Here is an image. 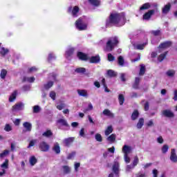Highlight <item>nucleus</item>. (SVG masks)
<instances>
[{
  "label": "nucleus",
  "mask_w": 177,
  "mask_h": 177,
  "mask_svg": "<svg viewBox=\"0 0 177 177\" xmlns=\"http://www.w3.org/2000/svg\"><path fill=\"white\" fill-rule=\"evenodd\" d=\"M126 20L125 15L121 13H111L106 20L105 27L110 28L113 26H118L121 21L125 23Z\"/></svg>",
  "instance_id": "obj_1"
},
{
  "label": "nucleus",
  "mask_w": 177,
  "mask_h": 177,
  "mask_svg": "<svg viewBox=\"0 0 177 177\" xmlns=\"http://www.w3.org/2000/svg\"><path fill=\"white\" fill-rule=\"evenodd\" d=\"M119 42L117 37H112V39L108 40L105 48H104V52H113V50L118 45Z\"/></svg>",
  "instance_id": "obj_2"
},
{
  "label": "nucleus",
  "mask_w": 177,
  "mask_h": 177,
  "mask_svg": "<svg viewBox=\"0 0 177 177\" xmlns=\"http://www.w3.org/2000/svg\"><path fill=\"white\" fill-rule=\"evenodd\" d=\"M75 27L79 31H84L88 28V25L84 23L82 18H79L75 21Z\"/></svg>",
  "instance_id": "obj_3"
},
{
  "label": "nucleus",
  "mask_w": 177,
  "mask_h": 177,
  "mask_svg": "<svg viewBox=\"0 0 177 177\" xmlns=\"http://www.w3.org/2000/svg\"><path fill=\"white\" fill-rule=\"evenodd\" d=\"M68 12H71L72 16L73 17H78V13H80V7L75 6V7H69L68 9Z\"/></svg>",
  "instance_id": "obj_4"
},
{
  "label": "nucleus",
  "mask_w": 177,
  "mask_h": 177,
  "mask_svg": "<svg viewBox=\"0 0 177 177\" xmlns=\"http://www.w3.org/2000/svg\"><path fill=\"white\" fill-rule=\"evenodd\" d=\"M39 148L41 151L46 152L49 151V149H50V146L46 143V142L43 141L39 144Z\"/></svg>",
  "instance_id": "obj_5"
},
{
  "label": "nucleus",
  "mask_w": 177,
  "mask_h": 177,
  "mask_svg": "<svg viewBox=\"0 0 177 177\" xmlns=\"http://www.w3.org/2000/svg\"><path fill=\"white\" fill-rule=\"evenodd\" d=\"M172 46V41H164L162 43H160V44L158 46V49H167L168 48H171Z\"/></svg>",
  "instance_id": "obj_6"
},
{
  "label": "nucleus",
  "mask_w": 177,
  "mask_h": 177,
  "mask_svg": "<svg viewBox=\"0 0 177 177\" xmlns=\"http://www.w3.org/2000/svg\"><path fill=\"white\" fill-rule=\"evenodd\" d=\"M23 127L25 129V130L24 129L22 131L24 133H26V132H31V130L32 129V124L29 122H24Z\"/></svg>",
  "instance_id": "obj_7"
},
{
  "label": "nucleus",
  "mask_w": 177,
  "mask_h": 177,
  "mask_svg": "<svg viewBox=\"0 0 177 177\" xmlns=\"http://www.w3.org/2000/svg\"><path fill=\"white\" fill-rule=\"evenodd\" d=\"M75 140V138L74 137H69L68 138H65L64 140V146L66 147H70L73 143H74V141Z\"/></svg>",
  "instance_id": "obj_8"
},
{
  "label": "nucleus",
  "mask_w": 177,
  "mask_h": 177,
  "mask_svg": "<svg viewBox=\"0 0 177 177\" xmlns=\"http://www.w3.org/2000/svg\"><path fill=\"white\" fill-rule=\"evenodd\" d=\"M77 56L80 60L83 62H87V60H89V57H88V55L85 54L84 53L77 52Z\"/></svg>",
  "instance_id": "obj_9"
},
{
  "label": "nucleus",
  "mask_w": 177,
  "mask_h": 177,
  "mask_svg": "<svg viewBox=\"0 0 177 177\" xmlns=\"http://www.w3.org/2000/svg\"><path fill=\"white\" fill-rule=\"evenodd\" d=\"M89 63L93 64H97V63H100V55H95L92 56L91 57H88Z\"/></svg>",
  "instance_id": "obj_10"
},
{
  "label": "nucleus",
  "mask_w": 177,
  "mask_h": 177,
  "mask_svg": "<svg viewBox=\"0 0 177 177\" xmlns=\"http://www.w3.org/2000/svg\"><path fill=\"white\" fill-rule=\"evenodd\" d=\"M155 12L154 10H150L145 12L142 16L143 20H149V19H151V16L154 15Z\"/></svg>",
  "instance_id": "obj_11"
},
{
  "label": "nucleus",
  "mask_w": 177,
  "mask_h": 177,
  "mask_svg": "<svg viewBox=\"0 0 177 177\" xmlns=\"http://www.w3.org/2000/svg\"><path fill=\"white\" fill-rule=\"evenodd\" d=\"M162 114L167 118H174V117H175V114H174L171 110L168 109L162 111Z\"/></svg>",
  "instance_id": "obj_12"
},
{
  "label": "nucleus",
  "mask_w": 177,
  "mask_h": 177,
  "mask_svg": "<svg viewBox=\"0 0 177 177\" xmlns=\"http://www.w3.org/2000/svg\"><path fill=\"white\" fill-rule=\"evenodd\" d=\"M171 3H168L162 8V13L163 15H168V13H169V12L171 11Z\"/></svg>",
  "instance_id": "obj_13"
},
{
  "label": "nucleus",
  "mask_w": 177,
  "mask_h": 177,
  "mask_svg": "<svg viewBox=\"0 0 177 177\" xmlns=\"http://www.w3.org/2000/svg\"><path fill=\"white\" fill-rule=\"evenodd\" d=\"M102 114L104 115H105L106 117H109V118H114V117H115L113 112H111V111H110V109H104L102 111Z\"/></svg>",
  "instance_id": "obj_14"
},
{
  "label": "nucleus",
  "mask_w": 177,
  "mask_h": 177,
  "mask_svg": "<svg viewBox=\"0 0 177 177\" xmlns=\"http://www.w3.org/2000/svg\"><path fill=\"white\" fill-rule=\"evenodd\" d=\"M175 151L174 149H172L171 151L170 160L172 162H177V156Z\"/></svg>",
  "instance_id": "obj_15"
},
{
  "label": "nucleus",
  "mask_w": 177,
  "mask_h": 177,
  "mask_svg": "<svg viewBox=\"0 0 177 177\" xmlns=\"http://www.w3.org/2000/svg\"><path fill=\"white\" fill-rule=\"evenodd\" d=\"M113 171L115 175H118L120 174V164L115 162L113 165Z\"/></svg>",
  "instance_id": "obj_16"
},
{
  "label": "nucleus",
  "mask_w": 177,
  "mask_h": 177,
  "mask_svg": "<svg viewBox=\"0 0 177 177\" xmlns=\"http://www.w3.org/2000/svg\"><path fill=\"white\" fill-rule=\"evenodd\" d=\"M140 84V77H136L135 78V81L132 85V88H133V89H139V85Z\"/></svg>",
  "instance_id": "obj_17"
},
{
  "label": "nucleus",
  "mask_w": 177,
  "mask_h": 177,
  "mask_svg": "<svg viewBox=\"0 0 177 177\" xmlns=\"http://www.w3.org/2000/svg\"><path fill=\"white\" fill-rule=\"evenodd\" d=\"M132 121H136L137 118H139V111L138 109H135L131 116Z\"/></svg>",
  "instance_id": "obj_18"
},
{
  "label": "nucleus",
  "mask_w": 177,
  "mask_h": 177,
  "mask_svg": "<svg viewBox=\"0 0 177 177\" xmlns=\"http://www.w3.org/2000/svg\"><path fill=\"white\" fill-rule=\"evenodd\" d=\"M53 151L55 153V154H60V145L59 143L56 142L53 147Z\"/></svg>",
  "instance_id": "obj_19"
},
{
  "label": "nucleus",
  "mask_w": 177,
  "mask_h": 177,
  "mask_svg": "<svg viewBox=\"0 0 177 177\" xmlns=\"http://www.w3.org/2000/svg\"><path fill=\"white\" fill-rule=\"evenodd\" d=\"M23 107H24V104H23V103L21 102H19L12 106V110H17V111L23 110Z\"/></svg>",
  "instance_id": "obj_20"
},
{
  "label": "nucleus",
  "mask_w": 177,
  "mask_h": 177,
  "mask_svg": "<svg viewBox=\"0 0 177 177\" xmlns=\"http://www.w3.org/2000/svg\"><path fill=\"white\" fill-rule=\"evenodd\" d=\"M145 125V118H140L137 123L138 129H142V127Z\"/></svg>",
  "instance_id": "obj_21"
},
{
  "label": "nucleus",
  "mask_w": 177,
  "mask_h": 177,
  "mask_svg": "<svg viewBox=\"0 0 177 177\" xmlns=\"http://www.w3.org/2000/svg\"><path fill=\"white\" fill-rule=\"evenodd\" d=\"M131 147L128 146V145H124L122 147V152L124 153V155H128L129 154V153H131Z\"/></svg>",
  "instance_id": "obj_22"
},
{
  "label": "nucleus",
  "mask_w": 177,
  "mask_h": 177,
  "mask_svg": "<svg viewBox=\"0 0 177 177\" xmlns=\"http://www.w3.org/2000/svg\"><path fill=\"white\" fill-rule=\"evenodd\" d=\"M77 93L80 96H83V97H88V91L86 90H77Z\"/></svg>",
  "instance_id": "obj_23"
},
{
  "label": "nucleus",
  "mask_w": 177,
  "mask_h": 177,
  "mask_svg": "<svg viewBox=\"0 0 177 177\" xmlns=\"http://www.w3.org/2000/svg\"><path fill=\"white\" fill-rule=\"evenodd\" d=\"M17 96V91H14L12 92V93L11 94V95L9 97V102H15V100H16V97Z\"/></svg>",
  "instance_id": "obj_24"
},
{
  "label": "nucleus",
  "mask_w": 177,
  "mask_h": 177,
  "mask_svg": "<svg viewBox=\"0 0 177 177\" xmlns=\"http://www.w3.org/2000/svg\"><path fill=\"white\" fill-rule=\"evenodd\" d=\"M88 1L93 6H100V0H88Z\"/></svg>",
  "instance_id": "obj_25"
},
{
  "label": "nucleus",
  "mask_w": 177,
  "mask_h": 177,
  "mask_svg": "<svg viewBox=\"0 0 177 177\" xmlns=\"http://www.w3.org/2000/svg\"><path fill=\"white\" fill-rule=\"evenodd\" d=\"M42 136H44V138H50L51 136H53V133L52 132V130H47L42 133Z\"/></svg>",
  "instance_id": "obj_26"
},
{
  "label": "nucleus",
  "mask_w": 177,
  "mask_h": 177,
  "mask_svg": "<svg viewBox=\"0 0 177 177\" xmlns=\"http://www.w3.org/2000/svg\"><path fill=\"white\" fill-rule=\"evenodd\" d=\"M62 169H63L64 175H67V174H70V172H71V168H70L67 165L62 166Z\"/></svg>",
  "instance_id": "obj_27"
},
{
  "label": "nucleus",
  "mask_w": 177,
  "mask_h": 177,
  "mask_svg": "<svg viewBox=\"0 0 177 177\" xmlns=\"http://www.w3.org/2000/svg\"><path fill=\"white\" fill-rule=\"evenodd\" d=\"M167 55H168V51H166L164 53L160 54L158 57V62H162V60H164V59H165V57H167Z\"/></svg>",
  "instance_id": "obj_28"
},
{
  "label": "nucleus",
  "mask_w": 177,
  "mask_h": 177,
  "mask_svg": "<svg viewBox=\"0 0 177 177\" xmlns=\"http://www.w3.org/2000/svg\"><path fill=\"white\" fill-rule=\"evenodd\" d=\"M150 8H151L150 3H145L140 8V10H146L147 9H150Z\"/></svg>",
  "instance_id": "obj_29"
},
{
  "label": "nucleus",
  "mask_w": 177,
  "mask_h": 177,
  "mask_svg": "<svg viewBox=\"0 0 177 177\" xmlns=\"http://www.w3.org/2000/svg\"><path fill=\"white\" fill-rule=\"evenodd\" d=\"M113 126H109L105 130V136H109L111 133H113Z\"/></svg>",
  "instance_id": "obj_30"
},
{
  "label": "nucleus",
  "mask_w": 177,
  "mask_h": 177,
  "mask_svg": "<svg viewBox=\"0 0 177 177\" xmlns=\"http://www.w3.org/2000/svg\"><path fill=\"white\" fill-rule=\"evenodd\" d=\"M107 74H108L109 77H110L111 78L117 77V73H115V71H114L111 69H109L107 71Z\"/></svg>",
  "instance_id": "obj_31"
},
{
  "label": "nucleus",
  "mask_w": 177,
  "mask_h": 177,
  "mask_svg": "<svg viewBox=\"0 0 177 177\" xmlns=\"http://www.w3.org/2000/svg\"><path fill=\"white\" fill-rule=\"evenodd\" d=\"M8 53H9V49L5 48V47L1 48L0 55H1V56H6Z\"/></svg>",
  "instance_id": "obj_32"
},
{
  "label": "nucleus",
  "mask_w": 177,
  "mask_h": 177,
  "mask_svg": "<svg viewBox=\"0 0 177 177\" xmlns=\"http://www.w3.org/2000/svg\"><path fill=\"white\" fill-rule=\"evenodd\" d=\"M118 64H119V66H124V64H125V60L124 59L123 56L120 55L118 57Z\"/></svg>",
  "instance_id": "obj_33"
},
{
  "label": "nucleus",
  "mask_w": 177,
  "mask_h": 177,
  "mask_svg": "<svg viewBox=\"0 0 177 177\" xmlns=\"http://www.w3.org/2000/svg\"><path fill=\"white\" fill-rule=\"evenodd\" d=\"M57 122L61 124L63 127H68V123H67V121L64 119H59Z\"/></svg>",
  "instance_id": "obj_34"
},
{
  "label": "nucleus",
  "mask_w": 177,
  "mask_h": 177,
  "mask_svg": "<svg viewBox=\"0 0 177 177\" xmlns=\"http://www.w3.org/2000/svg\"><path fill=\"white\" fill-rule=\"evenodd\" d=\"M118 101H119V104L120 106H122V104H124V102H125V97H124V95L122 94L119 95Z\"/></svg>",
  "instance_id": "obj_35"
},
{
  "label": "nucleus",
  "mask_w": 177,
  "mask_h": 177,
  "mask_svg": "<svg viewBox=\"0 0 177 177\" xmlns=\"http://www.w3.org/2000/svg\"><path fill=\"white\" fill-rule=\"evenodd\" d=\"M115 134L113 133L107 138V140L108 142H111V143H114L115 142Z\"/></svg>",
  "instance_id": "obj_36"
},
{
  "label": "nucleus",
  "mask_w": 177,
  "mask_h": 177,
  "mask_svg": "<svg viewBox=\"0 0 177 177\" xmlns=\"http://www.w3.org/2000/svg\"><path fill=\"white\" fill-rule=\"evenodd\" d=\"M75 73H77L78 74H84V73H86V69L85 68H77L75 70Z\"/></svg>",
  "instance_id": "obj_37"
},
{
  "label": "nucleus",
  "mask_w": 177,
  "mask_h": 177,
  "mask_svg": "<svg viewBox=\"0 0 177 177\" xmlns=\"http://www.w3.org/2000/svg\"><path fill=\"white\" fill-rule=\"evenodd\" d=\"M7 75H8V71H6V69H2L1 71L0 77L2 80H5V78H6Z\"/></svg>",
  "instance_id": "obj_38"
},
{
  "label": "nucleus",
  "mask_w": 177,
  "mask_h": 177,
  "mask_svg": "<svg viewBox=\"0 0 177 177\" xmlns=\"http://www.w3.org/2000/svg\"><path fill=\"white\" fill-rule=\"evenodd\" d=\"M37 161L38 160H37V158H35V156H31L29 160L30 164L32 166H34L36 164V162H37Z\"/></svg>",
  "instance_id": "obj_39"
},
{
  "label": "nucleus",
  "mask_w": 177,
  "mask_h": 177,
  "mask_svg": "<svg viewBox=\"0 0 177 177\" xmlns=\"http://www.w3.org/2000/svg\"><path fill=\"white\" fill-rule=\"evenodd\" d=\"M146 73V67L144 65L140 66L139 75H145Z\"/></svg>",
  "instance_id": "obj_40"
},
{
  "label": "nucleus",
  "mask_w": 177,
  "mask_h": 177,
  "mask_svg": "<svg viewBox=\"0 0 177 177\" xmlns=\"http://www.w3.org/2000/svg\"><path fill=\"white\" fill-rule=\"evenodd\" d=\"M1 168H5L6 169H7V168L9 167V160L6 159L5 162L1 164Z\"/></svg>",
  "instance_id": "obj_41"
},
{
  "label": "nucleus",
  "mask_w": 177,
  "mask_h": 177,
  "mask_svg": "<svg viewBox=\"0 0 177 177\" xmlns=\"http://www.w3.org/2000/svg\"><path fill=\"white\" fill-rule=\"evenodd\" d=\"M52 86H53V82L50 81L48 82H47V84H44V88L46 89H50V88H52Z\"/></svg>",
  "instance_id": "obj_42"
},
{
  "label": "nucleus",
  "mask_w": 177,
  "mask_h": 177,
  "mask_svg": "<svg viewBox=\"0 0 177 177\" xmlns=\"http://www.w3.org/2000/svg\"><path fill=\"white\" fill-rule=\"evenodd\" d=\"M74 48H71L67 50V51L66 52L67 56L70 57V56H73V55H74Z\"/></svg>",
  "instance_id": "obj_43"
},
{
  "label": "nucleus",
  "mask_w": 177,
  "mask_h": 177,
  "mask_svg": "<svg viewBox=\"0 0 177 177\" xmlns=\"http://www.w3.org/2000/svg\"><path fill=\"white\" fill-rule=\"evenodd\" d=\"M95 140H97V142H103V138L100 133L95 134Z\"/></svg>",
  "instance_id": "obj_44"
},
{
  "label": "nucleus",
  "mask_w": 177,
  "mask_h": 177,
  "mask_svg": "<svg viewBox=\"0 0 177 177\" xmlns=\"http://www.w3.org/2000/svg\"><path fill=\"white\" fill-rule=\"evenodd\" d=\"M9 154V150L6 149L3 151V153H0V158H4V157H6Z\"/></svg>",
  "instance_id": "obj_45"
},
{
  "label": "nucleus",
  "mask_w": 177,
  "mask_h": 177,
  "mask_svg": "<svg viewBox=\"0 0 177 177\" xmlns=\"http://www.w3.org/2000/svg\"><path fill=\"white\" fill-rule=\"evenodd\" d=\"M138 164H139V158L138 157V156H136L134 157V160H133V167H136Z\"/></svg>",
  "instance_id": "obj_46"
},
{
  "label": "nucleus",
  "mask_w": 177,
  "mask_h": 177,
  "mask_svg": "<svg viewBox=\"0 0 177 177\" xmlns=\"http://www.w3.org/2000/svg\"><path fill=\"white\" fill-rule=\"evenodd\" d=\"M146 45H147V43H144L142 44H138L136 48L139 50H143V49H145V46H146Z\"/></svg>",
  "instance_id": "obj_47"
},
{
  "label": "nucleus",
  "mask_w": 177,
  "mask_h": 177,
  "mask_svg": "<svg viewBox=\"0 0 177 177\" xmlns=\"http://www.w3.org/2000/svg\"><path fill=\"white\" fill-rule=\"evenodd\" d=\"M108 61L109 62H114L115 60V57H114L113 55H112L111 53H109L108 54V57H107Z\"/></svg>",
  "instance_id": "obj_48"
},
{
  "label": "nucleus",
  "mask_w": 177,
  "mask_h": 177,
  "mask_svg": "<svg viewBox=\"0 0 177 177\" xmlns=\"http://www.w3.org/2000/svg\"><path fill=\"white\" fill-rule=\"evenodd\" d=\"M169 149V147H168V145H163L162 147V153L163 154H165L167 153V151H168Z\"/></svg>",
  "instance_id": "obj_49"
},
{
  "label": "nucleus",
  "mask_w": 177,
  "mask_h": 177,
  "mask_svg": "<svg viewBox=\"0 0 177 177\" xmlns=\"http://www.w3.org/2000/svg\"><path fill=\"white\" fill-rule=\"evenodd\" d=\"M166 74H167V75H168V77H174V75H175V71L169 70V71H167Z\"/></svg>",
  "instance_id": "obj_50"
},
{
  "label": "nucleus",
  "mask_w": 177,
  "mask_h": 177,
  "mask_svg": "<svg viewBox=\"0 0 177 177\" xmlns=\"http://www.w3.org/2000/svg\"><path fill=\"white\" fill-rule=\"evenodd\" d=\"M4 131H6V132H10V131H12V126L9 124H6L4 127Z\"/></svg>",
  "instance_id": "obj_51"
},
{
  "label": "nucleus",
  "mask_w": 177,
  "mask_h": 177,
  "mask_svg": "<svg viewBox=\"0 0 177 177\" xmlns=\"http://www.w3.org/2000/svg\"><path fill=\"white\" fill-rule=\"evenodd\" d=\"M151 34L154 35V37H158V35H160L161 34V30H152Z\"/></svg>",
  "instance_id": "obj_52"
},
{
  "label": "nucleus",
  "mask_w": 177,
  "mask_h": 177,
  "mask_svg": "<svg viewBox=\"0 0 177 177\" xmlns=\"http://www.w3.org/2000/svg\"><path fill=\"white\" fill-rule=\"evenodd\" d=\"M35 143H37L36 140H32L30 141L29 145L28 146V149H30V147H32L33 146H35Z\"/></svg>",
  "instance_id": "obj_53"
},
{
  "label": "nucleus",
  "mask_w": 177,
  "mask_h": 177,
  "mask_svg": "<svg viewBox=\"0 0 177 177\" xmlns=\"http://www.w3.org/2000/svg\"><path fill=\"white\" fill-rule=\"evenodd\" d=\"M150 109V104L149 102H146L144 104V110L145 111H149V109Z\"/></svg>",
  "instance_id": "obj_54"
},
{
  "label": "nucleus",
  "mask_w": 177,
  "mask_h": 177,
  "mask_svg": "<svg viewBox=\"0 0 177 177\" xmlns=\"http://www.w3.org/2000/svg\"><path fill=\"white\" fill-rule=\"evenodd\" d=\"M79 134L81 138H85V129L82 128L79 132Z\"/></svg>",
  "instance_id": "obj_55"
},
{
  "label": "nucleus",
  "mask_w": 177,
  "mask_h": 177,
  "mask_svg": "<svg viewBox=\"0 0 177 177\" xmlns=\"http://www.w3.org/2000/svg\"><path fill=\"white\" fill-rule=\"evenodd\" d=\"M50 97H51L53 100H56V93L53 91L50 92Z\"/></svg>",
  "instance_id": "obj_56"
},
{
  "label": "nucleus",
  "mask_w": 177,
  "mask_h": 177,
  "mask_svg": "<svg viewBox=\"0 0 177 177\" xmlns=\"http://www.w3.org/2000/svg\"><path fill=\"white\" fill-rule=\"evenodd\" d=\"M75 156V151L71 152L67 156V160H71V158H74Z\"/></svg>",
  "instance_id": "obj_57"
},
{
  "label": "nucleus",
  "mask_w": 177,
  "mask_h": 177,
  "mask_svg": "<svg viewBox=\"0 0 177 177\" xmlns=\"http://www.w3.org/2000/svg\"><path fill=\"white\" fill-rule=\"evenodd\" d=\"M40 110H41V109L39 108V106H38V105H35L33 107V113H39Z\"/></svg>",
  "instance_id": "obj_58"
},
{
  "label": "nucleus",
  "mask_w": 177,
  "mask_h": 177,
  "mask_svg": "<svg viewBox=\"0 0 177 177\" xmlns=\"http://www.w3.org/2000/svg\"><path fill=\"white\" fill-rule=\"evenodd\" d=\"M124 158L127 164H129V162H131V158H129V156H128V155H124Z\"/></svg>",
  "instance_id": "obj_59"
},
{
  "label": "nucleus",
  "mask_w": 177,
  "mask_h": 177,
  "mask_svg": "<svg viewBox=\"0 0 177 177\" xmlns=\"http://www.w3.org/2000/svg\"><path fill=\"white\" fill-rule=\"evenodd\" d=\"M147 127H154V122L153 121V120H149L147 124H146Z\"/></svg>",
  "instance_id": "obj_60"
},
{
  "label": "nucleus",
  "mask_w": 177,
  "mask_h": 177,
  "mask_svg": "<svg viewBox=\"0 0 177 177\" xmlns=\"http://www.w3.org/2000/svg\"><path fill=\"white\" fill-rule=\"evenodd\" d=\"M53 59H55V55H53V53H50L48 55V61L50 62L51 60H53Z\"/></svg>",
  "instance_id": "obj_61"
},
{
  "label": "nucleus",
  "mask_w": 177,
  "mask_h": 177,
  "mask_svg": "<svg viewBox=\"0 0 177 177\" xmlns=\"http://www.w3.org/2000/svg\"><path fill=\"white\" fill-rule=\"evenodd\" d=\"M153 177H158V170L156 169L153 170Z\"/></svg>",
  "instance_id": "obj_62"
},
{
  "label": "nucleus",
  "mask_w": 177,
  "mask_h": 177,
  "mask_svg": "<svg viewBox=\"0 0 177 177\" xmlns=\"http://www.w3.org/2000/svg\"><path fill=\"white\" fill-rule=\"evenodd\" d=\"M14 124L16 125V127H19L20 125V119H16L14 121Z\"/></svg>",
  "instance_id": "obj_63"
},
{
  "label": "nucleus",
  "mask_w": 177,
  "mask_h": 177,
  "mask_svg": "<svg viewBox=\"0 0 177 177\" xmlns=\"http://www.w3.org/2000/svg\"><path fill=\"white\" fill-rule=\"evenodd\" d=\"M174 102H177V90L174 91Z\"/></svg>",
  "instance_id": "obj_64"
}]
</instances>
